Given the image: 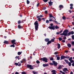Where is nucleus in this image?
<instances>
[{
  "instance_id": "f257e3e1",
  "label": "nucleus",
  "mask_w": 74,
  "mask_h": 74,
  "mask_svg": "<svg viewBox=\"0 0 74 74\" xmlns=\"http://www.w3.org/2000/svg\"><path fill=\"white\" fill-rule=\"evenodd\" d=\"M34 25L35 26L36 30H37L38 28V21H36L34 23Z\"/></svg>"
},
{
  "instance_id": "f03ea898",
  "label": "nucleus",
  "mask_w": 74,
  "mask_h": 74,
  "mask_svg": "<svg viewBox=\"0 0 74 74\" xmlns=\"http://www.w3.org/2000/svg\"><path fill=\"white\" fill-rule=\"evenodd\" d=\"M64 36H69V35L68 34V33L69 32V30L68 29H65L64 31Z\"/></svg>"
},
{
  "instance_id": "7ed1b4c3",
  "label": "nucleus",
  "mask_w": 74,
  "mask_h": 74,
  "mask_svg": "<svg viewBox=\"0 0 74 74\" xmlns=\"http://www.w3.org/2000/svg\"><path fill=\"white\" fill-rule=\"evenodd\" d=\"M43 16L42 15H40V16H36L37 18H38V22H40L41 21V19L40 18H42L43 17Z\"/></svg>"
},
{
  "instance_id": "20e7f679",
  "label": "nucleus",
  "mask_w": 74,
  "mask_h": 74,
  "mask_svg": "<svg viewBox=\"0 0 74 74\" xmlns=\"http://www.w3.org/2000/svg\"><path fill=\"white\" fill-rule=\"evenodd\" d=\"M65 58H66V59H69V58H70V57L69 56H66V57L64 56H61L60 60H62V59H65Z\"/></svg>"
},
{
  "instance_id": "39448f33",
  "label": "nucleus",
  "mask_w": 74,
  "mask_h": 74,
  "mask_svg": "<svg viewBox=\"0 0 74 74\" xmlns=\"http://www.w3.org/2000/svg\"><path fill=\"white\" fill-rule=\"evenodd\" d=\"M40 60H42L43 62H48V61H47V60H48V58L45 57L41 58Z\"/></svg>"
},
{
  "instance_id": "423d86ee",
  "label": "nucleus",
  "mask_w": 74,
  "mask_h": 74,
  "mask_svg": "<svg viewBox=\"0 0 74 74\" xmlns=\"http://www.w3.org/2000/svg\"><path fill=\"white\" fill-rule=\"evenodd\" d=\"M27 67L28 69L29 68L30 70H33V67H32L31 65L27 64Z\"/></svg>"
},
{
  "instance_id": "0eeeda50",
  "label": "nucleus",
  "mask_w": 74,
  "mask_h": 74,
  "mask_svg": "<svg viewBox=\"0 0 74 74\" xmlns=\"http://www.w3.org/2000/svg\"><path fill=\"white\" fill-rule=\"evenodd\" d=\"M55 25H53L51 27H50L49 26V27H48V28L49 29H51V30H55Z\"/></svg>"
},
{
  "instance_id": "6e6552de",
  "label": "nucleus",
  "mask_w": 74,
  "mask_h": 74,
  "mask_svg": "<svg viewBox=\"0 0 74 74\" xmlns=\"http://www.w3.org/2000/svg\"><path fill=\"white\" fill-rule=\"evenodd\" d=\"M52 62L53 63V65H54V66H56V67L58 64V62H56L55 61H52Z\"/></svg>"
},
{
  "instance_id": "1a4fd4ad",
  "label": "nucleus",
  "mask_w": 74,
  "mask_h": 74,
  "mask_svg": "<svg viewBox=\"0 0 74 74\" xmlns=\"http://www.w3.org/2000/svg\"><path fill=\"white\" fill-rule=\"evenodd\" d=\"M74 34V32L73 31H72L71 32H69L68 33V34L69 36H70L71 34L72 35H73V34Z\"/></svg>"
},
{
  "instance_id": "9d476101",
  "label": "nucleus",
  "mask_w": 74,
  "mask_h": 74,
  "mask_svg": "<svg viewBox=\"0 0 74 74\" xmlns=\"http://www.w3.org/2000/svg\"><path fill=\"white\" fill-rule=\"evenodd\" d=\"M49 4V6H51L52 5H53V2H51V0L49 2H48Z\"/></svg>"
},
{
  "instance_id": "9b49d317",
  "label": "nucleus",
  "mask_w": 74,
  "mask_h": 74,
  "mask_svg": "<svg viewBox=\"0 0 74 74\" xmlns=\"http://www.w3.org/2000/svg\"><path fill=\"white\" fill-rule=\"evenodd\" d=\"M63 5H60L59 6V8H60L59 10H62V8H63Z\"/></svg>"
},
{
  "instance_id": "f8f14e48",
  "label": "nucleus",
  "mask_w": 74,
  "mask_h": 74,
  "mask_svg": "<svg viewBox=\"0 0 74 74\" xmlns=\"http://www.w3.org/2000/svg\"><path fill=\"white\" fill-rule=\"evenodd\" d=\"M3 43L4 44H9V42L8 41L4 40Z\"/></svg>"
},
{
  "instance_id": "ddd939ff",
  "label": "nucleus",
  "mask_w": 74,
  "mask_h": 74,
  "mask_svg": "<svg viewBox=\"0 0 74 74\" xmlns=\"http://www.w3.org/2000/svg\"><path fill=\"white\" fill-rule=\"evenodd\" d=\"M18 28L20 29H23V27L21 25V24L18 25Z\"/></svg>"
},
{
  "instance_id": "4468645a",
  "label": "nucleus",
  "mask_w": 74,
  "mask_h": 74,
  "mask_svg": "<svg viewBox=\"0 0 74 74\" xmlns=\"http://www.w3.org/2000/svg\"><path fill=\"white\" fill-rule=\"evenodd\" d=\"M42 66L43 67H47V66H49V64H43Z\"/></svg>"
},
{
  "instance_id": "2eb2a0df",
  "label": "nucleus",
  "mask_w": 74,
  "mask_h": 74,
  "mask_svg": "<svg viewBox=\"0 0 74 74\" xmlns=\"http://www.w3.org/2000/svg\"><path fill=\"white\" fill-rule=\"evenodd\" d=\"M63 71H64V72H65V71H68V69H67V68H64L63 69Z\"/></svg>"
},
{
  "instance_id": "dca6fc26",
  "label": "nucleus",
  "mask_w": 74,
  "mask_h": 74,
  "mask_svg": "<svg viewBox=\"0 0 74 74\" xmlns=\"http://www.w3.org/2000/svg\"><path fill=\"white\" fill-rule=\"evenodd\" d=\"M51 72L53 73L52 74H56V71L55 70H52L51 71Z\"/></svg>"
},
{
  "instance_id": "f3484780",
  "label": "nucleus",
  "mask_w": 74,
  "mask_h": 74,
  "mask_svg": "<svg viewBox=\"0 0 74 74\" xmlns=\"http://www.w3.org/2000/svg\"><path fill=\"white\" fill-rule=\"evenodd\" d=\"M49 17L50 18H53V16L52 15V14H49Z\"/></svg>"
},
{
  "instance_id": "a211bd4d",
  "label": "nucleus",
  "mask_w": 74,
  "mask_h": 74,
  "mask_svg": "<svg viewBox=\"0 0 74 74\" xmlns=\"http://www.w3.org/2000/svg\"><path fill=\"white\" fill-rule=\"evenodd\" d=\"M49 40V39L48 38H46L45 39V42H48Z\"/></svg>"
},
{
  "instance_id": "6ab92c4d",
  "label": "nucleus",
  "mask_w": 74,
  "mask_h": 74,
  "mask_svg": "<svg viewBox=\"0 0 74 74\" xmlns=\"http://www.w3.org/2000/svg\"><path fill=\"white\" fill-rule=\"evenodd\" d=\"M67 45L69 48H71V45L70 44V43L68 44Z\"/></svg>"
},
{
  "instance_id": "aec40b11",
  "label": "nucleus",
  "mask_w": 74,
  "mask_h": 74,
  "mask_svg": "<svg viewBox=\"0 0 74 74\" xmlns=\"http://www.w3.org/2000/svg\"><path fill=\"white\" fill-rule=\"evenodd\" d=\"M51 43H52V42H51V40H49L47 43V45H49V44H51Z\"/></svg>"
},
{
  "instance_id": "412c9836",
  "label": "nucleus",
  "mask_w": 74,
  "mask_h": 74,
  "mask_svg": "<svg viewBox=\"0 0 74 74\" xmlns=\"http://www.w3.org/2000/svg\"><path fill=\"white\" fill-rule=\"evenodd\" d=\"M57 45H58V49H60V44L58 43L57 44Z\"/></svg>"
},
{
  "instance_id": "4be33fe9",
  "label": "nucleus",
  "mask_w": 74,
  "mask_h": 74,
  "mask_svg": "<svg viewBox=\"0 0 74 74\" xmlns=\"http://www.w3.org/2000/svg\"><path fill=\"white\" fill-rule=\"evenodd\" d=\"M62 68V66L61 65H60L58 67V69H61Z\"/></svg>"
},
{
  "instance_id": "5701e85b",
  "label": "nucleus",
  "mask_w": 74,
  "mask_h": 74,
  "mask_svg": "<svg viewBox=\"0 0 74 74\" xmlns=\"http://www.w3.org/2000/svg\"><path fill=\"white\" fill-rule=\"evenodd\" d=\"M11 41L12 42V44H14V43L15 42V41H16V40H11Z\"/></svg>"
},
{
  "instance_id": "b1692460",
  "label": "nucleus",
  "mask_w": 74,
  "mask_h": 74,
  "mask_svg": "<svg viewBox=\"0 0 74 74\" xmlns=\"http://www.w3.org/2000/svg\"><path fill=\"white\" fill-rule=\"evenodd\" d=\"M22 53V51L21 52H18V55H21Z\"/></svg>"
},
{
  "instance_id": "393cba45",
  "label": "nucleus",
  "mask_w": 74,
  "mask_h": 74,
  "mask_svg": "<svg viewBox=\"0 0 74 74\" xmlns=\"http://www.w3.org/2000/svg\"><path fill=\"white\" fill-rule=\"evenodd\" d=\"M50 41L51 42H54V41H55V40L53 39H51V40H50Z\"/></svg>"
},
{
  "instance_id": "a878e982",
  "label": "nucleus",
  "mask_w": 74,
  "mask_h": 74,
  "mask_svg": "<svg viewBox=\"0 0 74 74\" xmlns=\"http://www.w3.org/2000/svg\"><path fill=\"white\" fill-rule=\"evenodd\" d=\"M22 74H27V73L25 71H23L21 72Z\"/></svg>"
},
{
  "instance_id": "bb28decb",
  "label": "nucleus",
  "mask_w": 74,
  "mask_h": 74,
  "mask_svg": "<svg viewBox=\"0 0 74 74\" xmlns=\"http://www.w3.org/2000/svg\"><path fill=\"white\" fill-rule=\"evenodd\" d=\"M64 60L65 62L66 63V64H67L69 63V61L68 60Z\"/></svg>"
},
{
  "instance_id": "cd10ccee",
  "label": "nucleus",
  "mask_w": 74,
  "mask_h": 74,
  "mask_svg": "<svg viewBox=\"0 0 74 74\" xmlns=\"http://www.w3.org/2000/svg\"><path fill=\"white\" fill-rule=\"evenodd\" d=\"M58 39L59 40V41H62V38L60 37H59L58 38Z\"/></svg>"
},
{
  "instance_id": "c85d7f7f",
  "label": "nucleus",
  "mask_w": 74,
  "mask_h": 74,
  "mask_svg": "<svg viewBox=\"0 0 74 74\" xmlns=\"http://www.w3.org/2000/svg\"><path fill=\"white\" fill-rule=\"evenodd\" d=\"M62 19H63L64 20H66V17L65 16H64L62 17Z\"/></svg>"
},
{
  "instance_id": "c756f323",
  "label": "nucleus",
  "mask_w": 74,
  "mask_h": 74,
  "mask_svg": "<svg viewBox=\"0 0 74 74\" xmlns=\"http://www.w3.org/2000/svg\"><path fill=\"white\" fill-rule=\"evenodd\" d=\"M36 63L37 64H39V63H40V62L38 60H37L36 61Z\"/></svg>"
},
{
  "instance_id": "7c9ffc66",
  "label": "nucleus",
  "mask_w": 74,
  "mask_h": 74,
  "mask_svg": "<svg viewBox=\"0 0 74 74\" xmlns=\"http://www.w3.org/2000/svg\"><path fill=\"white\" fill-rule=\"evenodd\" d=\"M21 23V20H19L18 21V24H20Z\"/></svg>"
},
{
  "instance_id": "2f4dec72",
  "label": "nucleus",
  "mask_w": 74,
  "mask_h": 74,
  "mask_svg": "<svg viewBox=\"0 0 74 74\" xmlns=\"http://www.w3.org/2000/svg\"><path fill=\"white\" fill-rule=\"evenodd\" d=\"M32 73H33V74H38L37 72H35L34 71H33Z\"/></svg>"
},
{
  "instance_id": "473e14b6",
  "label": "nucleus",
  "mask_w": 74,
  "mask_h": 74,
  "mask_svg": "<svg viewBox=\"0 0 74 74\" xmlns=\"http://www.w3.org/2000/svg\"><path fill=\"white\" fill-rule=\"evenodd\" d=\"M27 4H29L30 3V1H29V0H27Z\"/></svg>"
},
{
  "instance_id": "72a5a7b5",
  "label": "nucleus",
  "mask_w": 74,
  "mask_h": 74,
  "mask_svg": "<svg viewBox=\"0 0 74 74\" xmlns=\"http://www.w3.org/2000/svg\"><path fill=\"white\" fill-rule=\"evenodd\" d=\"M10 47H13V48H14L15 47V45H14L13 44V45L10 46Z\"/></svg>"
},
{
  "instance_id": "f704fd0d",
  "label": "nucleus",
  "mask_w": 74,
  "mask_h": 74,
  "mask_svg": "<svg viewBox=\"0 0 74 74\" xmlns=\"http://www.w3.org/2000/svg\"><path fill=\"white\" fill-rule=\"evenodd\" d=\"M68 65L69 66H71V63L70 62H69L68 63Z\"/></svg>"
},
{
  "instance_id": "c9c22d12",
  "label": "nucleus",
  "mask_w": 74,
  "mask_h": 74,
  "mask_svg": "<svg viewBox=\"0 0 74 74\" xmlns=\"http://www.w3.org/2000/svg\"><path fill=\"white\" fill-rule=\"evenodd\" d=\"M59 28H60L59 27H58V26L56 25V27H55V28L56 29H59Z\"/></svg>"
},
{
  "instance_id": "e433bc0d",
  "label": "nucleus",
  "mask_w": 74,
  "mask_h": 74,
  "mask_svg": "<svg viewBox=\"0 0 74 74\" xmlns=\"http://www.w3.org/2000/svg\"><path fill=\"white\" fill-rule=\"evenodd\" d=\"M57 60H60V57H57Z\"/></svg>"
},
{
  "instance_id": "4c0bfd02",
  "label": "nucleus",
  "mask_w": 74,
  "mask_h": 74,
  "mask_svg": "<svg viewBox=\"0 0 74 74\" xmlns=\"http://www.w3.org/2000/svg\"><path fill=\"white\" fill-rule=\"evenodd\" d=\"M46 23H49V22L48 20H47L46 21Z\"/></svg>"
},
{
  "instance_id": "58836bf2",
  "label": "nucleus",
  "mask_w": 74,
  "mask_h": 74,
  "mask_svg": "<svg viewBox=\"0 0 74 74\" xmlns=\"http://www.w3.org/2000/svg\"><path fill=\"white\" fill-rule=\"evenodd\" d=\"M46 9L47 8H46V7H44L43 8V10H46Z\"/></svg>"
},
{
  "instance_id": "ea45409f",
  "label": "nucleus",
  "mask_w": 74,
  "mask_h": 74,
  "mask_svg": "<svg viewBox=\"0 0 74 74\" xmlns=\"http://www.w3.org/2000/svg\"><path fill=\"white\" fill-rule=\"evenodd\" d=\"M52 19H53L50 18L49 21V22H51V21H52Z\"/></svg>"
},
{
  "instance_id": "a19ab883",
  "label": "nucleus",
  "mask_w": 74,
  "mask_h": 74,
  "mask_svg": "<svg viewBox=\"0 0 74 74\" xmlns=\"http://www.w3.org/2000/svg\"><path fill=\"white\" fill-rule=\"evenodd\" d=\"M53 60V57H51L50 58V60Z\"/></svg>"
},
{
  "instance_id": "79ce46f5",
  "label": "nucleus",
  "mask_w": 74,
  "mask_h": 74,
  "mask_svg": "<svg viewBox=\"0 0 74 74\" xmlns=\"http://www.w3.org/2000/svg\"><path fill=\"white\" fill-rule=\"evenodd\" d=\"M58 51L54 53V54L55 55H57V54H58Z\"/></svg>"
},
{
  "instance_id": "37998d69",
  "label": "nucleus",
  "mask_w": 74,
  "mask_h": 74,
  "mask_svg": "<svg viewBox=\"0 0 74 74\" xmlns=\"http://www.w3.org/2000/svg\"><path fill=\"white\" fill-rule=\"evenodd\" d=\"M45 14H48V11H47V10L45 11Z\"/></svg>"
},
{
  "instance_id": "c03bdc74",
  "label": "nucleus",
  "mask_w": 74,
  "mask_h": 74,
  "mask_svg": "<svg viewBox=\"0 0 74 74\" xmlns=\"http://www.w3.org/2000/svg\"><path fill=\"white\" fill-rule=\"evenodd\" d=\"M14 64L15 65H16V66H18V63H16V62L15 63H14Z\"/></svg>"
},
{
  "instance_id": "a18cd8bd",
  "label": "nucleus",
  "mask_w": 74,
  "mask_h": 74,
  "mask_svg": "<svg viewBox=\"0 0 74 74\" xmlns=\"http://www.w3.org/2000/svg\"><path fill=\"white\" fill-rule=\"evenodd\" d=\"M72 38L73 40H74V35H73L72 36Z\"/></svg>"
},
{
  "instance_id": "49530a36",
  "label": "nucleus",
  "mask_w": 74,
  "mask_h": 74,
  "mask_svg": "<svg viewBox=\"0 0 74 74\" xmlns=\"http://www.w3.org/2000/svg\"><path fill=\"white\" fill-rule=\"evenodd\" d=\"M48 0H43V1L45 2V3H46V2H47Z\"/></svg>"
},
{
  "instance_id": "de8ad7c7",
  "label": "nucleus",
  "mask_w": 74,
  "mask_h": 74,
  "mask_svg": "<svg viewBox=\"0 0 74 74\" xmlns=\"http://www.w3.org/2000/svg\"><path fill=\"white\" fill-rule=\"evenodd\" d=\"M23 62H26V59H23Z\"/></svg>"
},
{
  "instance_id": "09e8293b",
  "label": "nucleus",
  "mask_w": 74,
  "mask_h": 74,
  "mask_svg": "<svg viewBox=\"0 0 74 74\" xmlns=\"http://www.w3.org/2000/svg\"><path fill=\"white\" fill-rule=\"evenodd\" d=\"M72 57H71L69 59V61H70L71 60H72Z\"/></svg>"
},
{
  "instance_id": "8fccbe9b",
  "label": "nucleus",
  "mask_w": 74,
  "mask_h": 74,
  "mask_svg": "<svg viewBox=\"0 0 74 74\" xmlns=\"http://www.w3.org/2000/svg\"><path fill=\"white\" fill-rule=\"evenodd\" d=\"M70 62H71V63L74 62V61L73 60H71L70 61Z\"/></svg>"
},
{
  "instance_id": "3c124183",
  "label": "nucleus",
  "mask_w": 74,
  "mask_h": 74,
  "mask_svg": "<svg viewBox=\"0 0 74 74\" xmlns=\"http://www.w3.org/2000/svg\"><path fill=\"white\" fill-rule=\"evenodd\" d=\"M53 24L51 23L50 24V27L53 26Z\"/></svg>"
},
{
  "instance_id": "603ef678",
  "label": "nucleus",
  "mask_w": 74,
  "mask_h": 74,
  "mask_svg": "<svg viewBox=\"0 0 74 74\" xmlns=\"http://www.w3.org/2000/svg\"><path fill=\"white\" fill-rule=\"evenodd\" d=\"M20 62L21 63H23V60H22Z\"/></svg>"
},
{
  "instance_id": "864d4df0",
  "label": "nucleus",
  "mask_w": 74,
  "mask_h": 74,
  "mask_svg": "<svg viewBox=\"0 0 74 74\" xmlns=\"http://www.w3.org/2000/svg\"><path fill=\"white\" fill-rule=\"evenodd\" d=\"M49 64H50V65H53V63H49Z\"/></svg>"
},
{
  "instance_id": "5fc2aeb1",
  "label": "nucleus",
  "mask_w": 74,
  "mask_h": 74,
  "mask_svg": "<svg viewBox=\"0 0 74 74\" xmlns=\"http://www.w3.org/2000/svg\"><path fill=\"white\" fill-rule=\"evenodd\" d=\"M64 31L63 32V33H61L60 34V35H64Z\"/></svg>"
},
{
  "instance_id": "6e6d98bb",
  "label": "nucleus",
  "mask_w": 74,
  "mask_h": 74,
  "mask_svg": "<svg viewBox=\"0 0 74 74\" xmlns=\"http://www.w3.org/2000/svg\"><path fill=\"white\" fill-rule=\"evenodd\" d=\"M72 45H74V41H73L72 42Z\"/></svg>"
},
{
  "instance_id": "4d7b16f0",
  "label": "nucleus",
  "mask_w": 74,
  "mask_h": 74,
  "mask_svg": "<svg viewBox=\"0 0 74 74\" xmlns=\"http://www.w3.org/2000/svg\"><path fill=\"white\" fill-rule=\"evenodd\" d=\"M18 66L19 67H20V66H21V63H20V64H18Z\"/></svg>"
},
{
  "instance_id": "13d9d810",
  "label": "nucleus",
  "mask_w": 74,
  "mask_h": 74,
  "mask_svg": "<svg viewBox=\"0 0 74 74\" xmlns=\"http://www.w3.org/2000/svg\"><path fill=\"white\" fill-rule=\"evenodd\" d=\"M62 42H63L64 43L65 42V40H62Z\"/></svg>"
},
{
  "instance_id": "bf43d9fd",
  "label": "nucleus",
  "mask_w": 74,
  "mask_h": 74,
  "mask_svg": "<svg viewBox=\"0 0 74 74\" xmlns=\"http://www.w3.org/2000/svg\"><path fill=\"white\" fill-rule=\"evenodd\" d=\"M62 32H63V30L62 29L60 31V32H59L60 33H61Z\"/></svg>"
},
{
  "instance_id": "052dcab7",
  "label": "nucleus",
  "mask_w": 74,
  "mask_h": 74,
  "mask_svg": "<svg viewBox=\"0 0 74 74\" xmlns=\"http://www.w3.org/2000/svg\"><path fill=\"white\" fill-rule=\"evenodd\" d=\"M70 6H71V7H73V4H70Z\"/></svg>"
},
{
  "instance_id": "680f3d73",
  "label": "nucleus",
  "mask_w": 74,
  "mask_h": 74,
  "mask_svg": "<svg viewBox=\"0 0 74 74\" xmlns=\"http://www.w3.org/2000/svg\"><path fill=\"white\" fill-rule=\"evenodd\" d=\"M21 57H20L19 56H18V60H19V59H21Z\"/></svg>"
},
{
  "instance_id": "e2e57ef3",
  "label": "nucleus",
  "mask_w": 74,
  "mask_h": 74,
  "mask_svg": "<svg viewBox=\"0 0 74 74\" xmlns=\"http://www.w3.org/2000/svg\"><path fill=\"white\" fill-rule=\"evenodd\" d=\"M66 38H66V36H64V40H66Z\"/></svg>"
},
{
  "instance_id": "0e129e2a",
  "label": "nucleus",
  "mask_w": 74,
  "mask_h": 74,
  "mask_svg": "<svg viewBox=\"0 0 74 74\" xmlns=\"http://www.w3.org/2000/svg\"><path fill=\"white\" fill-rule=\"evenodd\" d=\"M39 5H40V3H38V4H37V7H38Z\"/></svg>"
},
{
  "instance_id": "69168bd1",
  "label": "nucleus",
  "mask_w": 74,
  "mask_h": 74,
  "mask_svg": "<svg viewBox=\"0 0 74 74\" xmlns=\"http://www.w3.org/2000/svg\"><path fill=\"white\" fill-rule=\"evenodd\" d=\"M69 12L70 13H71L72 12L71 11V10H69Z\"/></svg>"
},
{
  "instance_id": "338daca9",
  "label": "nucleus",
  "mask_w": 74,
  "mask_h": 74,
  "mask_svg": "<svg viewBox=\"0 0 74 74\" xmlns=\"http://www.w3.org/2000/svg\"><path fill=\"white\" fill-rule=\"evenodd\" d=\"M15 74H19V73H18V72H16L15 73Z\"/></svg>"
},
{
  "instance_id": "774afa93",
  "label": "nucleus",
  "mask_w": 74,
  "mask_h": 74,
  "mask_svg": "<svg viewBox=\"0 0 74 74\" xmlns=\"http://www.w3.org/2000/svg\"><path fill=\"white\" fill-rule=\"evenodd\" d=\"M72 66H74V63H73L72 64Z\"/></svg>"
}]
</instances>
